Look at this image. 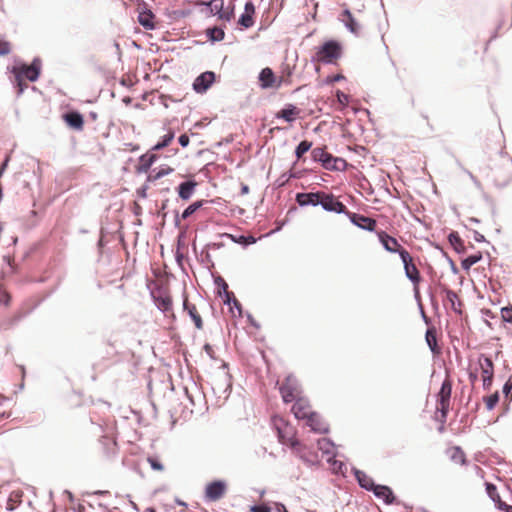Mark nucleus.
<instances>
[{
  "label": "nucleus",
  "instance_id": "5701e85b",
  "mask_svg": "<svg viewBox=\"0 0 512 512\" xmlns=\"http://www.w3.org/2000/svg\"><path fill=\"white\" fill-rule=\"evenodd\" d=\"M301 113V110L292 104H287L282 110L276 113L277 118H282L287 122L295 121Z\"/></svg>",
  "mask_w": 512,
  "mask_h": 512
},
{
  "label": "nucleus",
  "instance_id": "1a4fd4ad",
  "mask_svg": "<svg viewBox=\"0 0 512 512\" xmlns=\"http://www.w3.org/2000/svg\"><path fill=\"white\" fill-rule=\"evenodd\" d=\"M291 72H287V78L281 76L277 78L271 68L266 67L259 73V82L262 89L279 88L283 82H288Z\"/></svg>",
  "mask_w": 512,
  "mask_h": 512
},
{
  "label": "nucleus",
  "instance_id": "e2e57ef3",
  "mask_svg": "<svg viewBox=\"0 0 512 512\" xmlns=\"http://www.w3.org/2000/svg\"><path fill=\"white\" fill-rule=\"evenodd\" d=\"M502 510H504L505 512H512V506L507 505V506H506V507H504Z\"/></svg>",
  "mask_w": 512,
  "mask_h": 512
},
{
  "label": "nucleus",
  "instance_id": "e433bc0d",
  "mask_svg": "<svg viewBox=\"0 0 512 512\" xmlns=\"http://www.w3.org/2000/svg\"><path fill=\"white\" fill-rule=\"evenodd\" d=\"M482 259V254L479 252L474 255H470L461 262V266L465 270H469L474 264Z\"/></svg>",
  "mask_w": 512,
  "mask_h": 512
},
{
  "label": "nucleus",
  "instance_id": "4be33fe9",
  "mask_svg": "<svg viewBox=\"0 0 512 512\" xmlns=\"http://www.w3.org/2000/svg\"><path fill=\"white\" fill-rule=\"evenodd\" d=\"M63 119L72 129L81 131L84 128V119L79 112H68L63 115Z\"/></svg>",
  "mask_w": 512,
  "mask_h": 512
},
{
  "label": "nucleus",
  "instance_id": "ddd939ff",
  "mask_svg": "<svg viewBox=\"0 0 512 512\" xmlns=\"http://www.w3.org/2000/svg\"><path fill=\"white\" fill-rule=\"evenodd\" d=\"M401 260L404 264L405 274L412 281L414 285L419 284L421 277L419 270L413 263V258L408 251L401 252Z\"/></svg>",
  "mask_w": 512,
  "mask_h": 512
},
{
  "label": "nucleus",
  "instance_id": "c9c22d12",
  "mask_svg": "<svg viewBox=\"0 0 512 512\" xmlns=\"http://www.w3.org/2000/svg\"><path fill=\"white\" fill-rule=\"evenodd\" d=\"M311 155L314 161L321 162L323 164L329 153L324 147H317L312 150Z\"/></svg>",
  "mask_w": 512,
  "mask_h": 512
},
{
  "label": "nucleus",
  "instance_id": "c03bdc74",
  "mask_svg": "<svg viewBox=\"0 0 512 512\" xmlns=\"http://www.w3.org/2000/svg\"><path fill=\"white\" fill-rule=\"evenodd\" d=\"M328 462L330 464V469L332 470L333 473H335V474L343 473V467H344L343 462L335 459L334 457H330L328 459Z\"/></svg>",
  "mask_w": 512,
  "mask_h": 512
},
{
  "label": "nucleus",
  "instance_id": "603ef678",
  "mask_svg": "<svg viewBox=\"0 0 512 512\" xmlns=\"http://www.w3.org/2000/svg\"><path fill=\"white\" fill-rule=\"evenodd\" d=\"M251 512H271L270 508L266 505H255L250 508Z\"/></svg>",
  "mask_w": 512,
  "mask_h": 512
},
{
  "label": "nucleus",
  "instance_id": "69168bd1",
  "mask_svg": "<svg viewBox=\"0 0 512 512\" xmlns=\"http://www.w3.org/2000/svg\"><path fill=\"white\" fill-rule=\"evenodd\" d=\"M144 512H156V510L152 507L146 508Z\"/></svg>",
  "mask_w": 512,
  "mask_h": 512
},
{
  "label": "nucleus",
  "instance_id": "4468645a",
  "mask_svg": "<svg viewBox=\"0 0 512 512\" xmlns=\"http://www.w3.org/2000/svg\"><path fill=\"white\" fill-rule=\"evenodd\" d=\"M377 236L385 250L391 253H398L401 257L402 251H407L404 249L401 244L398 242V240L389 234H387L385 231H377Z\"/></svg>",
  "mask_w": 512,
  "mask_h": 512
},
{
  "label": "nucleus",
  "instance_id": "58836bf2",
  "mask_svg": "<svg viewBox=\"0 0 512 512\" xmlns=\"http://www.w3.org/2000/svg\"><path fill=\"white\" fill-rule=\"evenodd\" d=\"M207 35L212 41H221L224 39L225 33L223 29L219 27H213L207 30Z\"/></svg>",
  "mask_w": 512,
  "mask_h": 512
},
{
  "label": "nucleus",
  "instance_id": "680f3d73",
  "mask_svg": "<svg viewBox=\"0 0 512 512\" xmlns=\"http://www.w3.org/2000/svg\"><path fill=\"white\" fill-rule=\"evenodd\" d=\"M241 239H242L245 243H249V244H250V243H255V241H256V240H255V238H254V237H252V236H250V237L248 238V240H247L245 237H243V236L241 237Z\"/></svg>",
  "mask_w": 512,
  "mask_h": 512
},
{
  "label": "nucleus",
  "instance_id": "8fccbe9b",
  "mask_svg": "<svg viewBox=\"0 0 512 512\" xmlns=\"http://www.w3.org/2000/svg\"><path fill=\"white\" fill-rule=\"evenodd\" d=\"M11 301V296L9 293H7L5 290H3L0 287V305L3 304L5 306H8Z\"/></svg>",
  "mask_w": 512,
  "mask_h": 512
},
{
  "label": "nucleus",
  "instance_id": "338daca9",
  "mask_svg": "<svg viewBox=\"0 0 512 512\" xmlns=\"http://www.w3.org/2000/svg\"><path fill=\"white\" fill-rule=\"evenodd\" d=\"M280 506H281V509H279V512H288L283 504H281Z\"/></svg>",
  "mask_w": 512,
  "mask_h": 512
},
{
  "label": "nucleus",
  "instance_id": "4c0bfd02",
  "mask_svg": "<svg viewBox=\"0 0 512 512\" xmlns=\"http://www.w3.org/2000/svg\"><path fill=\"white\" fill-rule=\"evenodd\" d=\"M312 147V142L307 140H303L299 143V145L295 149L296 158L299 160L303 157V155L308 152Z\"/></svg>",
  "mask_w": 512,
  "mask_h": 512
},
{
  "label": "nucleus",
  "instance_id": "b1692460",
  "mask_svg": "<svg viewBox=\"0 0 512 512\" xmlns=\"http://www.w3.org/2000/svg\"><path fill=\"white\" fill-rule=\"evenodd\" d=\"M307 424L311 427V429L318 433H326L328 432L327 425L323 422L320 415L318 413H314L311 417H308Z\"/></svg>",
  "mask_w": 512,
  "mask_h": 512
},
{
  "label": "nucleus",
  "instance_id": "864d4df0",
  "mask_svg": "<svg viewBox=\"0 0 512 512\" xmlns=\"http://www.w3.org/2000/svg\"><path fill=\"white\" fill-rule=\"evenodd\" d=\"M204 351L211 359H216L215 350L210 344L204 345Z\"/></svg>",
  "mask_w": 512,
  "mask_h": 512
},
{
  "label": "nucleus",
  "instance_id": "4d7b16f0",
  "mask_svg": "<svg viewBox=\"0 0 512 512\" xmlns=\"http://www.w3.org/2000/svg\"><path fill=\"white\" fill-rule=\"evenodd\" d=\"M189 142H190V139H189V136H188V135H186V134H182V135H180V137H179V143H180V145H181L182 147H186V146H188Z\"/></svg>",
  "mask_w": 512,
  "mask_h": 512
},
{
  "label": "nucleus",
  "instance_id": "39448f33",
  "mask_svg": "<svg viewBox=\"0 0 512 512\" xmlns=\"http://www.w3.org/2000/svg\"><path fill=\"white\" fill-rule=\"evenodd\" d=\"M197 6H205L207 8V15H217L220 20L223 21H231L234 17L233 9L224 10V0H210L208 2L205 1H197Z\"/></svg>",
  "mask_w": 512,
  "mask_h": 512
},
{
  "label": "nucleus",
  "instance_id": "0e129e2a",
  "mask_svg": "<svg viewBox=\"0 0 512 512\" xmlns=\"http://www.w3.org/2000/svg\"><path fill=\"white\" fill-rule=\"evenodd\" d=\"M248 191H249L248 186L244 185V186L242 187V192H243V193H248Z\"/></svg>",
  "mask_w": 512,
  "mask_h": 512
},
{
  "label": "nucleus",
  "instance_id": "f3484780",
  "mask_svg": "<svg viewBox=\"0 0 512 512\" xmlns=\"http://www.w3.org/2000/svg\"><path fill=\"white\" fill-rule=\"evenodd\" d=\"M214 80L215 74L211 71H206L195 79L193 89L198 93H203L212 85Z\"/></svg>",
  "mask_w": 512,
  "mask_h": 512
},
{
  "label": "nucleus",
  "instance_id": "72a5a7b5",
  "mask_svg": "<svg viewBox=\"0 0 512 512\" xmlns=\"http://www.w3.org/2000/svg\"><path fill=\"white\" fill-rule=\"evenodd\" d=\"M154 15L151 11L141 12L138 16L139 23L146 29L154 28Z\"/></svg>",
  "mask_w": 512,
  "mask_h": 512
},
{
  "label": "nucleus",
  "instance_id": "37998d69",
  "mask_svg": "<svg viewBox=\"0 0 512 512\" xmlns=\"http://www.w3.org/2000/svg\"><path fill=\"white\" fill-rule=\"evenodd\" d=\"M317 445L318 449L325 454H331L333 451V444L326 438L319 439Z\"/></svg>",
  "mask_w": 512,
  "mask_h": 512
},
{
  "label": "nucleus",
  "instance_id": "79ce46f5",
  "mask_svg": "<svg viewBox=\"0 0 512 512\" xmlns=\"http://www.w3.org/2000/svg\"><path fill=\"white\" fill-rule=\"evenodd\" d=\"M483 401L486 405V408L488 410H492V409H494V407L497 405V403L499 401V393L495 392L489 396H486L483 398Z\"/></svg>",
  "mask_w": 512,
  "mask_h": 512
},
{
  "label": "nucleus",
  "instance_id": "9b49d317",
  "mask_svg": "<svg viewBox=\"0 0 512 512\" xmlns=\"http://www.w3.org/2000/svg\"><path fill=\"white\" fill-rule=\"evenodd\" d=\"M227 492V484L223 480H215L208 483L205 487V498L208 501L215 502L220 500Z\"/></svg>",
  "mask_w": 512,
  "mask_h": 512
},
{
  "label": "nucleus",
  "instance_id": "de8ad7c7",
  "mask_svg": "<svg viewBox=\"0 0 512 512\" xmlns=\"http://www.w3.org/2000/svg\"><path fill=\"white\" fill-rule=\"evenodd\" d=\"M501 317L503 321L512 323V306L503 307L501 309Z\"/></svg>",
  "mask_w": 512,
  "mask_h": 512
},
{
  "label": "nucleus",
  "instance_id": "5fc2aeb1",
  "mask_svg": "<svg viewBox=\"0 0 512 512\" xmlns=\"http://www.w3.org/2000/svg\"><path fill=\"white\" fill-rule=\"evenodd\" d=\"M226 297H227L226 302L229 303V304L231 303V297L233 298V303L238 308L239 313H241L240 304H239L238 300L233 296V293L226 292Z\"/></svg>",
  "mask_w": 512,
  "mask_h": 512
},
{
  "label": "nucleus",
  "instance_id": "774afa93",
  "mask_svg": "<svg viewBox=\"0 0 512 512\" xmlns=\"http://www.w3.org/2000/svg\"><path fill=\"white\" fill-rule=\"evenodd\" d=\"M228 288L227 284L224 283V289L226 290Z\"/></svg>",
  "mask_w": 512,
  "mask_h": 512
},
{
  "label": "nucleus",
  "instance_id": "3c124183",
  "mask_svg": "<svg viewBox=\"0 0 512 512\" xmlns=\"http://www.w3.org/2000/svg\"><path fill=\"white\" fill-rule=\"evenodd\" d=\"M336 96H337V100L340 104H342L344 106L348 104L349 98H348L347 94L338 90L336 93Z\"/></svg>",
  "mask_w": 512,
  "mask_h": 512
},
{
  "label": "nucleus",
  "instance_id": "c85d7f7f",
  "mask_svg": "<svg viewBox=\"0 0 512 512\" xmlns=\"http://www.w3.org/2000/svg\"><path fill=\"white\" fill-rule=\"evenodd\" d=\"M197 183L194 181H186L179 185L178 194L183 200H188L196 187Z\"/></svg>",
  "mask_w": 512,
  "mask_h": 512
},
{
  "label": "nucleus",
  "instance_id": "bb28decb",
  "mask_svg": "<svg viewBox=\"0 0 512 512\" xmlns=\"http://www.w3.org/2000/svg\"><path fill=\"white\" fill-rule=\"evenodd\" d=\"M426 342L434 354H439L441 352V348L437 344V335L436 329L434 327H430L426 331Z\"/></svg>",
  "mask_w": 512,
  "mask_h": 512
},
{
  "label": "nucleus",
  "instance_id": "6ab92c4d",
  "mask_svg": "<svg viewBox=\"0 0 512 512\" xmlns=\"http://www.w3.org/2000/svg\"><path fill=\"white\" fill-rule=\"evenodd\" d=\"M255 6L249 1L245 4L244 12L238 20V24L244 28H250L254 25Z\"/></svg>",
  "mask_w": 512,
  "mask_h": 512
},
{
  "label": "nucleus",
  "instance_id": "cd10ccee",
  "mask_svg": "<svg viewBox=\"0 0 512 512\" xmlns=\"http://www.w3.org/2000/svg\"><path fill=\"white\" fill-rule=\"evenodd\" d=\"M355 476L359 485L368 491H372L377 485L374 483L373 479L363 471H356Z\"/></svg>",
  "mask_w": 512,
  "mask_h": 512
},
{
  "label": "nucleus",
  "instance_id": "20e7f679",
  "mask_svg": "<svg viewBox=\"0 0 512 512\" xmlns=\"http://www.w3.org/2000/svg\"><path fill=\"white\" fill-rule=\"evenodd\" d=\"M152 298L159 310H161L167 317L175 319L172 297L167 289L161 287L157 288L152 292Z\"/></svg>",
  "mask_w": 512,
  "mask_h": 512
},
{
  "label": "nucleus",
  "instance_id": "0eeeda50",
  "mask_svg": "<svg viewBox=\"0 0 512 512\" xmlns=\"http://www.w3.org/2000/svg\"><path fill=\"white\" fill-rule=\"evenodd\" d=\"M478 366L483 382V388L489 390L493 383L494 378V363L492 359L484 354L478 357Z\"/></svg>",
  "mask_w": 512,
  "mask_h": 512
},
{
  "label": "nucleus",
  "instance_id": "a878e982",
  "mask_svg": "<svg viewBox=\"0 0 512 512\" xmlns=\"http://www.w3.org/2000/svg\"><path fill=\"white\" fill-rule=\"evenodd\" d=\"M325 159L322 166L327 170H344L347 165L345 160L334 157L330 153Z\"/></svg>",
  "mask_w": 512,
  "mask_h": 512
},
{
  "label": "nucleus",
  "instance_id": "f8f14e48",
  "mask_svg": "<svg viewBox=\"0 0 512 512\" xmlns=\"http://www.w3.org/2000/svg\"><path fill=\"white\" fill-rule=\"evenodd\" d=\"M319 205L329 212L346 214L348 211L346 206L331 193L322 192Z\"/></svg>",
  "mask_w": 512,
  "mask_h": 512
},
{
  "label": "nucleus",
  "instance_id": "473e14b6",
  "mask_svg": "<svg viewBox=\"0 0 512 512\" xmlns=\"http://www.w3.org/2000/svg\"><path fill=\"white\" fill-rule=\"evenodd\" d=\"M486 491L489 497L497 504L499 509H503L507 506L506 503L501 501L500 495L498 494L497 488L492 483H486Z\"/></svg>",
  "mask_w": 512,
  "mask_h": 512
},
{
  "label": "nucleus",
  "instance_id": "f257e3e1",
  "mask_svg": "<svg viewBox=\"0 0 512 512\" xmlns=\"http://www.w3.org/2000/svg\"><path fill=\"white\" fill-rule=\"evenodd\" d=\"M342 53V45L338 41L329 40L317 48L313 61L323 64H336Z\"/></svg>",
  "mask_w": 512,
  "mask_h": 512
},
{
  "label": "nucleus",
  "instance_id": "6e6552de",
  "mask_svg": "<svg viewBox=\"0 0 512 512\" xmlns=\"http://www.w3.org/2000/svg\"><path fill=\"white\" fill-rule=\"evenodd\" d=\"M13 73L16 80L34 82L38 79L40 74V62L34 60L30 65L23 64L19 67H14Z\"/></svg>",
  "mask_w": 512,
  "mask_h": 512
},
{
  "label": "nucleus",
  "instance_id": "7c9ffc66",
  "mask_svg": "<svg viewBox=\"0 0 512 512\" xmlns=\"http://www.w3.org/2000/svg\"><path fill=\"white\" fill-rule=\"evenodd\" d=\"M447 455L456 464L463 465L466 462V455L460 447H451L447 450Z\"/></svg>",
  "mask_w": 512,
  "mask_h": 512
},
{
  "label": "nucleus",
  "instance_id": "6e6d98bb",
  "mask_svg": "<svg viewBox=\"0 0 512 512\" xmlns=\"http://www.w3.org/2000/svg\"><path fill=\"white\" fill-rule=\"evenodd\" d=\"M16 84H17V87H18V94H21L23 93V91L28 87L27 83H26V80L24 81H19V80H16Z\"/></svg>",
  "mask_w": 512,
  "mask_h": 512
},
{
  "label": "nucleus",
  "instance_id": "423d86ee",
  "mask_svg": "<svg viewBox=\"0 0 512 512\" xmlns=\"http://www.w3.org/2000/svg\"><path fill=\"white\" fill-rule=\"evenodd\" d=\"M279 390L285 403H290L292 401L296 402L298 398L302 397L300 385L293 376L286 377Z\"/></svg>",
  "mask_w": 512,
  "mask_h": 512
},
{
  "label": "nucleus",
  "instance_id": "a18cd8bd",
  "mask_svg": "<svg viewBox=\"0 0 512 512\" xmlns=\"http://www.w3.org/2000/svg\"><path fill=\"white\" fill-rule=\"evenodd\" d=\"M202 206V201L194 202L193 204L189 205L182 213V219H187L190 217L194 212H196L200 207Z\"/></svg>",
  "mask_w": 512,
  "mask_h": 512
},
{
  "label": "nucleus",
  "instance_id": "dca6fc26",
  "mask_svg": "<svg viewBox=\"0 0 512 512\" xmlns=\"http://www.w3.org/2000/svg\"><path fill=\"white\" fill-rule=\"evenodd\" d=\"M346 215L349 217L350 221L354 225H356L362 229H365L368 231H374L376 228L377 222H376V220H374L372 218L366 217L361 214L353 213L350 211H347Z\"/></svg>",
  "mask_w": 512,
  "mask_h": 512
},
{
  "label": "nucleus",
  "instance_id": "bf43d9fd",
  "mask_svg": "<svg viewBox=\"0 0 512 512\" xmlns=\"http://www.w3.org/2000/svg\"><path fill=\"white\" fill-rule=\"evenodd\" d=\"M477 379H478L477 373L475 371H470L469 372V381L472 386L475 385Z\"/></svg>",
  "mask_w": 512,
  "mask_h": 512
},
{
  "label": "nucleus",
  "instance_id": "49530a36",
  "mask_svg": "<svg viewBox=\"0 0 512 512\" xmlns=\"http://www.w3.org/2000/svg\"><path fill=\"white\" fill-rule=\"evenodd\" d=\"M12 50V45L9 41L0 40V56L8 55Z\"/></svg>",
  "mask_w": 512,
  "mask_h": 512
},
{
  "label": "nucleus",
  "instance_id": "a211bd4d",
  "mask_svg": "<svg viewBox=\"0 0 512 512\" xmlns=\"http://www.w3.org/2000/svg\"><path fill=\"white\" fill-rule=\"evenodd\" d=\"M183 308L184 311H186L192 319L195 327L199 330L203 329V320L201 318L200 312L195 304H192L188 301L187 295L184 296Z\"/></svg>",
  "mask_w": 512,
  "mask_h": 512
},
{
  "label": "nucleus",
  "instance_id": "052dcab7",
  "mask_svg": "<svg viewBox=\"0 0 512 512\" xmlns=\"http://www.w3.org/2000/svg\"><path fill=\"white\" fill-rule=\"evenodd\" d=\"M343 79H344V76L342 74H337V75H335L333 77H330L329 81L330 82H338V81L343 80Z\"/></svg>",
  "mask_w": 512,
  "mask_h": 512
},
{
  "label": "nucleus",
  "instance_id": "a19ab883",
  "mask_svg": "<svg viewBox=\"0 0 512 512\" xmlns=\"http://www.w3.org/2000/svg\"><path fill=\"white\" fill-rule=\"evenodd\" d=\"M173 138H174V133L170 131L168 134L163 136V139H162L161 142H159V143H157L156 145L153 146L152 150L153 151H158V150H161V149L167 147L171 143Z\"/></svg>",
  "mask_w": 512,
  "mask_h": 512
},
{
  "label": "nucleus",
  "instance_id": "7ed1b4c3",
  "mask_svg": "<svg viewBox=\"0 0 512 512\" xmlns=\"http://www.w3.org/2000/svg\"><path fill=\"white\" fill-rule=\"evenodd\" d=\"M451 394H452V381L447 376L436 396V414L440 413L442 422L446 421L448 412L450 410V402H451Z\"/></svg>",
  "mask_w": 512,
  "mask_h": 512
},
{
  "label": "nucleus",
  "instance_id": "2f4dec72",
  "mask_svg": "<svg viewBox=\"0 0 512 512\" xmlns=\"http://www.w3.org/2000/svg\"><path fill=\"white\" fill-rule=\"evenodd\" d=\"M340 19L352 33L358 32V25L352 15V13L350 12V10H348V9L344 10L341 14Z\"/></svg>",
  "mask_w": 512,
  "mask_h": 512
},
{
  "label": "nucleus",
  "instance_id": "aec40b11",
  "mask_svg": "<svg viewBox=\"0 0 512 512\" xmlns=\"http://www.w3.org/2000/svg\"><path fill=\"white\" fill-rule=\"evenodd\" d=\"M321 191L309 192V193H298L296 195V201L300 206H317L320 203Z\"/></svg>",
  "mask_w": 512,
  "mask_h": 512
},
{
  "label": "nucleus",
  "instance_id": "412c9836",
  "mask_svg": "<svg viewBox=\"0 0 512 512\" xmlns=\"http://www.w3.org/2000/svg\"><path fill=\"white\" fill-rule=\"evenodd\" d=\"M372 491L377 498L382 499L387 505L394 504L396 501L393 491L388 486L376 485Z\"/></svg>",
  "mask_w": 512,
  "mask_h": 512
},
{
  "label": "nucleus",
  "instance_id": "ea45409f",
  "mask_svg": "<svg viewBox=\"0 0 512 512\" xmlns=\"http://www.w3.org/2000/svg\"><path fill=\"white\" fill-rule=\"evenodd\" d=\"M172 171H173V168H171L169 166L160 168L158 171H153V173H151L148 176V180L156 181V180L162 178L163 176L170 174Z\"/></svg>",
  "mask_w": 512,
  "mask_h": 512
},
{
  "label": "nucleus",
  "instance_id": "f03ea898",
  "mask_svg": "<svg viewBox=\"0 0 512 512\" xmlns=\"http://www.w3.org/2000/svg\"><path fill=\"white\" fill-rule=\"evenodd\" d=\"M272 424L277 432L279 442L292 448L298 441L296 429L281 416L272 417Z\"/></svg>",
  "mask_w": 512,
  "mask_h": 512
},
{
  "label": "nucleus",
  "instance_id": "c756f323",
  "mask_svg": "<svg viewBox=\"0 0 512 512\" xmlns=\"http://www.w3.org/2000/svg\"><path fill=\"white\" fill-rule=\"evenodd\" d=\"M445 294V300L449 303L451 309L455 312L461 313L462 303L458 294L455 291L449 289L445 291Z\"/></svg>",
  "mask_w": 512,
  "mask_h": 512
},
{
  "label": "nucleus",
  "instance_id": "9d476101",
  "mask_svg": "<svg viewBox=\"0 0 512 512\" xmlns=\"http://www.w3.org/2000/svg\"><path fill=\"white\" fill-rule=\"evenodd\" d=\"M291 449L297 457L309 465L318 464L320 461L316 451L299 441Z\"/></svg>",
  "mask_w": 512,
  "mask_h": 512
},
{
  "label": "nucleus",
  "instance_id": "13d9d810",
  "mask_svg": "<svg viewBox=\"0 0 512 512\" xmlns=\"http://www.w3.org/2000/svg\"><path fill=\"white\" fill-rule=\"evenodd\" d=\"M512 388V376L508 379V381L505 383L503 387V392L507 395Z\"/></svg>",
  "mask_w": 512,
  "mask_h": 512
},
{
  "label": "nucleus",
  "instance_id": "09e8293b",
  "mask_svg": "<svg viewBox=\"0 0 512 512\" xmlns=\"http://www.w3.org/2000/svg\"><path fill=\"white\" fill-rule=\"evenodd\" d=\"M147 461L150 464V466L152 467V469L157 470V471L164 470V466L161 464V462L157 458L148 457Z\"/></svg>",
  "mask_w": 512,
  "mask_h": 512
},
{
  "label": "nucleus",
  "instance_id": "f704fd0d",
  "mask_svg": "<svg viewBox=\"0 0 512 512\" xmlns=\"http://www.w3.org/2000/svg\"><path fill=\"white\" fill-rule=\"evenodd\" d=\"M448 239H449L450 244L453 246V248L457 252H463L464 251V242L460 238V236L458 235L457 232L450 233Z\"/></svg>",
  "mask_w": 512,
  "mask_h": 512
},
{
  "label": "nucleus",
  "instance_id": "393cba45",
  "mask_svg": "<svg viewBox=\"0 0 512 512\" xmlns=\"http://www.w3.org/2000/svg\"><path fill=\"white\" fill-rule=\"evenodd\" d=\"M158 156L154 153H145L139 159V167L138 171L142 173H147L151 166L155 163Z\"/></svg>",
  "mask_w": 512,
  "mask_h": 512
},
{
  "label": "nucleus",
  "instance_id": "2eb2a0df",
  "mask_svg": "<svg viewBox=\"0 0 512 512\" xmlns=\"http://www.w3.org/2000/svg\"><path fill=\"white\" fill-rule=\"evenodd\" d=\"M292 413L297 419L306 420L311 417L315 412L312 410L311 404L308 399L301 397L298 398L291 409Z\"/></svg>",
  "mask_w": 512,
  "mask_h": 512
}]
</instances>
